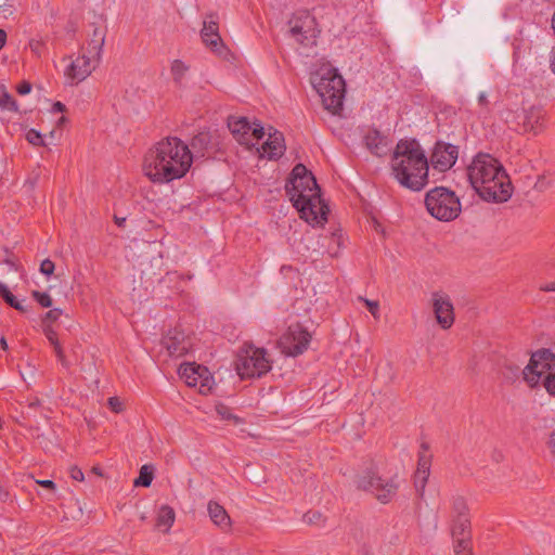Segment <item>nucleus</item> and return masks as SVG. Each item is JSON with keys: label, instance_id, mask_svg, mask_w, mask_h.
Returning a JSON list of instances; mask_svg holds the SVG:
<instances>
[{"label": "nucleus", "instance_id": "nucleus-1", "mask_svg": "<svg viewBox=\"0 0 555 555\" xmlns=\"http://www.w3.org/2000/svg\"><path fill=\"white\" fill-rule=\"evenodd\" d=\"M192 163L190 147L181 139L168 137L145 153L142 169L151 182L164 184L183 178Z\"/></svg>", "mask_w": 555, "mask_h": 555}, {"label": "nucleus", "instance_id": "nucleus-2", "mask_svg": "<svg viewBox=\"0 0 555 555\" xmlns=\"http://www.w3.org/2000/svg\"><path fill=\"white\" fill-rule=\"evenodd\" d=\"M468 182L480 198L505 203L513 194V184L504 166L488 153H478L466 167Z\"/></svg>", "mask_w": 555, "mask_h": 555}, {"label": "nucleus", "instance_id": "nucleus-3", "mask_svg": "<svg viewBox=\"0 0 555 555\" xmlns=\"http://www.w3.org/2000/svg\"><path fill=\"white\" fill-rule=\"evenodd\" d=\"M285 189L300 218L312 225H323L327 221L328 206L321 197L314 176L305 165L297 164L293 168Z\"/></svg>", "mask_w": 555, "mask_h": 555}, {"label": "nucleus", "instance_id": "nucleus-4", "mask_svg": "<svg viewBox=\"0 0 555 555\" xmlns=\"http://www.w3.org/2000/svg\"><path fill=\"white\" fill-rule=\"evenodd\" d=\"M395 179L404 188L421 191L428 183L429 163L421 144L412 140H400L391 157Z\"/></svg>", "mask_w": 555, "mask_h": 555}, {"label": "nucleus", "instance_id": "nucleus-5", "mask_svg": "<svg viewBox=\"0 0 555 555\" xmlns=\"http://www.w3.org/2000/svg\"><path fill=\"white\" fill-rule=\"evenodd\" d=\"M387 467L382 459L364 460L353 477L356 488L371 493L379 503L388 504L397 496L400 477L398 472Z\"/></svg>", "mask_w": 555, "mask_h": 555}, {"label": "nucleus", "instance_id": "nucleus-6", "mask_svg": "<svg viewBox=\"0 0 555 555\" xmlns=\"http://www.w3.org/2000/svg\"><path fill=\"white\" fill-rule=\"evenodd\" d=\"M311 83L327 111L337 114L343 108L346 92L345 80L336 68H320L311 75Z\"/></svg>", "mask_w": 555, "mask_h": 555}, {"label": "nucleus", "instance_id": "nucleus-7", "mask_svg": "<svg viewBox=\"0 0 555 555\" xmlns=\"http://www.w3.org/2000/svg\"><path fill=\"white\" fill-rule=\"evenodd\" d=\"M425 206L430 216L444 222L456 219L462 210L455 192L443 186H436L426 193Z\"/></svg>", "mask_w": 555, "mask_h": 555}, {"label": "nucleus", "instance_id": "nucleus-8", "mask_svg": "<svg viewBox=\"0 0 555 555\" xmlns=\"http://www.w3.org/2000/svg\"><path fill=\"white\" fill-rule=\"evenodd\" d=\"M235 366L241 378L261 377L271 370V360L264 348L245 345L237 353Z\"/></svg>", "mask_w": 555, "mask_h": 555}, {"label": "nucleus", "instance_id": "nucleus-9", "mask_svg": "<svg viewBox=\"0 0 555 555\" xmlns=\"http://www.w3.org/2000/svg\"><path fill=\"white\" fill-rule=\"evenodd\" d=\"M289 35L299 44L311 48L321 33L315 17L307 10L295 12L288 21Z\"/></svg>", "mask_w": 555, "mask_h": 555}, {"label": "nucleus", "instance_id": "nucleus-10", "mask_svg": "<svg viewBox=\"0 0 555 555\" xmlns=\"http://www.w3.org/2000/svg\"><path fill=\"white\" fill-rule=\"evenodd\" d=\"M311 341V334L299 323L292 324L279 340L283 353L296 357L304 353Z\"/></svg>", "mask_w": 555, "mask_h": 555}, {"label": "nucleus", "instance_id": "nucleus-11", "mask_svg": "<svg viewBox=\"0 0 555 555\" xmlns=\"http://www.w3.org/2000/svg\"><path fill=\"white\" fill-rule=\"evenodd\" d=\"M228 127L236 141L247 147L256 146L264 137V129L260 124L250 125L246 117H231Z\"/></svg>", "mask_w": 555, "mask_h": 555}, {"label": "nucleus", "instance_id": "nucleus-12", "mask_svg": "<svg viewBox=\"0 0 555 555\" xmlns=\"http://www.w3.org/2000/svg\"><path fill=\"white\" fill-rule=\"evenodd\" d=\"M179 375L188 386L197 387L201 393L206 395L211 389L212 377L205 366L184 363L179 367Z\"/></svg>", "mask_w": 555, "mask_h": 555}, {"label": "nucleus", "instance_id": "nucleus-13", "mask_svg": "<svg viewBox=\"0 0 555 555\" xmlns=\"http://www.w3.org/2000/svg\"><path fill=\"white\" fill-rule=\"evenodd\" d=\"M519 118V125L524 133L538 135L547 127V114L541 104H532L528 107H524Z\"/></svg>", "mask_w": 555, "mask_h": 555}, {"label": "nucleus", "instance_id": "nucleus-14", "mask_svg": "<svg viewBox=\"0 0 555 555\" xmlns=\"http://www.w3.org/2000/svg\"><path fill=\"white\" fill-rule=\"evenodd\" d=\"M457 157V145L438 141L433 149L428 163L431 165L434 170L446 172L455 165Z\"/></svg>", "mask_w": 555, "mask_h": 555}, {"label": "nucleus", "instance_id": "nucleus-15", "mask_svg": "<svg viewBox=\"0 0 555 555\" xmlns=\"http://www.w3.org/2000/svg\"><path fill=\"white\" fill-rule=\"evenodd\" d=\"M433 455L429 452V444L425 441L421 443L417 467L414 473L413 483L420 496L424 495L425 488L430 475Z\"/></svg>", "mask_w": 555, "mask_h": 555}, {"label": "nucleus", "instance_id": "nucleus-16", "mask_svg": "<svg viewBox=\"0 0 555 555\" xmlns=\"http://www.w3.org/2000/svg\"><path fill=\"white\" fill-rule=\"evenodd\" d=\"M433 310L437 323L443 328H450L454 323V308L449 295L435 292L431 295Z\"/></svg>", "mask_w": 555, "mask_h": 555}, {"label": "nucleus", "instance_id": "nucleus-17", "mask_svg": "<svg viewBox=\"0 0 555 555\" xmlns=\"http://www.w3.org/2000/svg\"><path fill=\"white\" fill-rule=\"evenodd\" d=\"M163 344L171 357L180 358L193 349V337L176 327L168 332Z\"/></svg>", "mask_w": 555, "mask_h": 555}, {"label": "nucleus", "instance_id": "nucleus-18", "mask_svg": "<svg viewBox=\"0 0 555 555\" xmlns=\"http://www.w3.org/2000/svg\"><path fill=\"white\" fill-rule=\"evenodd\" d=\"M541 364L542 370H552L555 366V356L550 349H540L533 352L530 357L529 363L522 370V378L529 388H537V378L531 373V367Z\"/></svg>", "mask_w": 555, "mask_h": 555}, {"label": "nucleus", "instance_id": "nucleus-19", "mask_svg": "<svg viewBox=\"0 0 555 555\" xmlns=\"http://www.w3.org/2000/svg\"><path fill=\"white\" fill-rule=\"evenodd\" d=\"M99 63L93 57L83 53L73 60L65 69V77L70 85H77L85 80Z\"/></svg>", "mask_w": 555, "mask_h": 555}, {"label": "nucleus", "instance_id": "nucleus-20", "mask_svg": "<svg viewBox=\"0 0 555 555\" xmlns=\"http://www.w3.org/2000/svg\"><path fill=\"white\" fill-rule=\"evenodd\" d=\"M285 152L284 137L280 131L269 133L267 141L261 145V156L269 159L280 158Z\"/></svg>", "mask_w": 555, "mask_h": 555}, {"label": "nucleus", "instance_id": "nucleus-21", "mask_svg": "<svg viewBox=\"0 0 555 555\" xmlns=\"http://www.w3.org/2000/svg\"><path fill=\"white\" fill-rule=\"evenodd\" d=\"M364 144L366 149L375 156L382 157L389 151V142L387 137L383 135L378 130H369L364 135Z\"/></svg>", "mask_w": 555, "mask_h": 555}, {"label": "nucleus", "instance_id": "nucleus-22", "mask_svg": "<svg viewBox=\"0 0 555 555\" xmlns=\"http://www.w3.org/2000/svg\"><path fill=\"white\" fill-rule=\"evenodd\" d=\"M106 30L103 27H94L87 41L86 53L93 57L94 63H100L105 43Z\"/></svg>", "mask_w": 555, "mask_h": 555}, {"label": "nucleus", "instance_id": "nucleus-23", "mask_svg": "<svg viewBox=\"0 0 555 555\" xmlns=\"http://www.w3.org/2000/svg\"><path fill=\"white\" fill-rule=\"evenodd\" d=\"M207 512L211 521L223 531L232 528V520L225 508L216 501L210 500L207 504Z\"/></svg>", "mask_w": 555, "mask_h": 555}, {"label": "nucleus", "instance_id": "nucleus-24", "mask_svg": "<svg viewBox=\"0 0 555 555\" xmlns=\"http://www.w3.org/2000/svg\"><path fill=\"white\" fill-rule=\"evenodd\" d=\"M176 519V514L169 505H162L157 513L156 527L163 532H168Z\"/></svg>", "mask_w": 555, "mask_h": 555}, {"label": "nucleus", "instance_id": "nucleus-25", "mask_svg": "<svg viewBox=\"0 0 555 555\" xmlns=\"http://www.w3.org/2000/svg\"><path fill=\"white\" fill-rule=\"evenodd\" d=\"M470 520L469 517L452 518L451 533L455 540V544L459 539H469Z\"/></svg>", "mask_w": 555, "mask_h": 555}, {"label": "nucleus", "instance_id": "nucleus-26", "mask_svg": "<svg viewBox=\"0 0 555 555\" xmlns=\"http://www.w3.org/2000/svg\"><path fill=\"white\" fill-rule=\"evenodd\" d=\"M43 333H44L47 339L49 340V343L53 346L57 360L62 363V365L66 366L67 360H66L65 353L63 351V348L57 339L56 332L52 328V326L50 324H46L43 326Z\"/></svg>", "mask_w": 555, "mask_h": 555}, {"label": "nucleus", "instance_id": "nucleus-27", "mask_svg": "<svg viewBox=\"0 0 555 555\" xmlns=\"http://www.w3.org/2000/svg\"><path fill=\"white\" fill-rule=\"evenodd\" d=\"M209 144H210V134L207 132L198 133L191 141V147L201 157H205L207 155Z\"/></svg>", "mask_w": 555, "mask_h": 555}, {"label": "nucleus", "instance_id": "nucleus-28", "mask_svg": "<svg viewBox=\"0 0 555 555\" xmlns=\"http://www.w3.org/2000/svg\"><path fill=\"white\" fill-rule=\"evenodd\" d=\"M189 69L190 66L185 64L183 61L173 60L170 66V73L173 81L179 86L182 85Z\"/></svg>", "mask_w": 555, "mask_h": 555}, {"label": "nucleus", "instance_id": "nucleus-29", "mask_svg": "<svg viewBox=\"0 0 555 555\" xmlns=\"http://www.w3.org/2000/svg\"><path fill=\"white\" fill-rule=\"evenodd\" d=\"M451 516L452 518L469 517L466 500L461 495L451 499Z\"/></svg>", "mask_w": 555, "mask_h": 555}, {"label": "nucleus", "instance_id": "nucleus-30", "mask_svg": "<svg viewBox=\"0 0 555 555\" xmlns=\"http://www.w3.org/2000/svg\"><path fill=\"white\" fill-rule=\"evenodd\" d=\"M201 35L212 36L215 39H219V25L218 17L215 14H209L205 17Z\"/></svg>", "mask_w": 555, "mask_h": 555}, {"label": "nucleus", "instance_id": "nucleus-31", "mask_svg": "<svg viewBox=\"0 0 555 555\" xmlns=\"http://www.w3.org/2000/svg\"><path fill=\"white\" fill-rule=\"evenodd\" d=\"M0 296L3 298V300L10 307H12L21 312L26 311V307L23 306V304L16 299V297L10 292L8 286L5 284H3L1 281H0Z\"/></svg>", "mask_w": 555, "mask_h": 555}, {"label": "nucleus", "instance_id": "nucleus-32", "mask_svg": "<svg viewBox=\"0 0 555 555\" xmlns=\"http://www.w3.org/2000/svg\"><path fill=\"white\" fill-rule=\"evenodd\" d=\"M153 469L149 465H143L140 469L139 477L134 480V486L150 487L153 481Z\"/></svg>", "mask_w": 555, "mask_h": 555}, {"label": "nucleus", "instance_id": "nucleus-33", "mask_svg": "<svg viewBox=\"0 0 555 555\" xmlns=\"http://www.w3.org/2000/svg\"><path fill=\"white\" fill-rule=\"evenodd\" d=\"M0 111H18L16 101L7 91L0 92Z\"/></svg>", "mask_w": 555, "mask_h": 555}, {"label": "nucleus", "instance_id": "nucleus-34", "mask_svg": "<svg viewBox=\"0 0 555 555\" xmlns=\"http://www.w3.org/2000/svg\"><path fill=\"white\" fill-rule=\"evenodd\" d=\"M302 520H304V522H306L308 525H317V526L325 525V517L319 511H308L307 513L304 514Z\"/></svg>", "mask_w": 555, "mask_h": 555}, {"label": "nucleus", "instance_id": "nucleus-35", "mask_svg": "<svg viewBox=\"0 0 555 555\" xmlns=\"http://www.w3.org/2000/svg\"><path fill=\"white\" fill-rule=\"evenodd\" d=\"M454 552L456 555H473L472 544L469 539H459L454 545Z\"/></svg>", "mask_w": 555, "mask_h": 555}, {"label": "nucleus", "instance_id": "nucleus-36", "mask_svg": "<svg viewBox=\"0 0 555 555\" xmlns=\"http://www.w3.org/2000/svg\"><path fill=\"white\" fill-rule=\"evenodd\" d=\"M202 36V39L204 41V43L210 48L211 51L216 52V53H221L222 49H223V43H222V39L221 37L219 36V39H215L212 36H204V35H201Z\"/></svg>", "mask_w": 555, "mask_h": 555}, {"label": "nucleus", "instance_id": "nucleus-37", "mask_svg": "<svg viewBox=\"0 0 555 555\" xmlns=\"http://www.w3.org/2000/svg\"><path fill=\"white\" fill-rule=\"evenodd\" d=\"M26 140L34 146H44V140L41 133L35 129H29L26 132Z\"/></svg>", "mask_w": 555, "mask_h": 555}, {"label": "nucleus", "instance_id": "nucleus-38", "mask_svg": "<svg viewBox=\"0 0 555 555\" xmlns=\"http://www.w3.org/2000/svg\"><path fill=\"white\" fill-rule=\"evenodd\" d=\"M543 387L545 388L546 392L555 398V372L548 373L545 375L542 382Z\"/></svg>", "mask_w": 555, "mask_h": 555}, {"label": "nucleus", "instance_id": "nucleus-39", "mask_svg": "<svg viewBox=\"0 0 555 555\" xmlns=\"http://www.w3.org/2000/svg\"><path fill=\"white\" fill-rule=\"evenodd\" d=\"M33 297L37 300V302L44 307L49 308L52 306V298L48 293H41L38 291L33 292Z\"/></svg>", "mask_w": 555, "mask_h": 555}, {"label": "nucleus", "instance_id": "nucleus-40", "mask_svg": "<svg viewBox=\"0 0 555 555\" xmlns=\"http://www.w3.org/2000/svg\"><path fill=\"white\" fill-rule=\"evenodd\" d=\"M359 300L363 301L370 313L374 319H379V304L376 300H370L363 297H359Z\"/></svg>", "mask_w": 555, "mask_h": 555}, {"label": "nucleus", "instance_id": "nucleus-41", "mask_svg": "<svg viewBox=\"0 0 555 555\" xmlns=\"http://www.w3.org/2000/svg\"><path fill=\"white\" fill-rule=\"evenodd\" d=\"M216 412L222 420H227V421L233 420L235 422H237V420H238L235 415L232 414L231 410L227 405H223V404L217 405Z\"/></svg>", "mask_w": 555, "mask_h": 555}, {"label": "nucleus", "instance_id": "nucleus-42", "mask_svg": "<svg viewBox=\"0 0 555 555\" xmlns=\"http://www.w3.org/2000/svg\"><path fill=\"white\" fill-rule=\"evenodd\" d=\"M30 51L38 57H41L46 51L44 43L41 40L33 39L29 41Z\"/></svg>", "mask_w": 555, "mask_h": 555}, {"label": "nucleus", "instance_id": "nucleus-43", "mask_svg": "<svg viewBox=\"0 0 555 555\" xmlns=\"http://www.w3.org/2000/svg\"><path fill=\"white\" fill-rule=\"evenodd\" d=\"M531 373L534 374L533 376L537 378V388L542 385L543 378L545 375L551 373V370H542L541 364H537V366L531 367Z\"/></svg>", "mask_w": 555, "mask_h": 555}, {"label": "nucleus", "instance_id": "nucleus-44", "mask_svg": "<svg viewBox=\"0 0 555 555\" xmlns=\"http://www.w3.org/2000/svg\"><path fill=\"white\" fill-rule=\"evenodd\" d=\"M55 269V264L50 259H44L40 263V272L47 276H50L53 274Z\"/></svg>", "mask_w": 555, "mask_h": 555}, {"label": "nucleus", "instance_id": "nucleus-45", "mask_svg": "<svg viewBox=\"0 0 555 555\" xmlns=\"http://www.w3.org/2000/svg\"><path fill=\"white\" fill-rule=\"evenodd\" d=\"M62 313H63V311L59 308H54V309H51L50 311H48L43 319L44 325L48 322L53 323V322L57 321L60 319V317L62 315Z\"/></svg>", "mask_w": 555, "mask_h": 555}, {"label": "nucleus", "instance_id": "nucleus-46", "mask_svg": "<svg viewBox=\"0 0 555 555\" xmlns=\"http://www.w3.org/2000/svg\"><path fill=\"white\" fill-rule=\"evenodd\" d=\"M69 476H70V478H73L74 480H77V481L85 480V475L78 466H72L69 468Z\"/></svg>", "mask_w": 555, "mask_h": 555}, {"label": "nucleus", "instance_id": "nucleus-47", "mask_svg": "<svg viewBox=\"0 0 555 555\" xmlns=\"http://www.w3.org/2000/svg\"><path fill=\"white\" fill-rule=\"evenodd\" d=\"M108 405L112 409V411L119 413L122 411V403L119 401L117 397H111L108 398Z\"/></svg>", "mask_w": 555, "mask_h": 555}, {"label": "nucleus", "instance_id": "nucleus-48", "mask_svg": "<svg viewBox=\"0 0 555 555\" xmlns=\"http://www.w3.org/2000/svg\"><path fill=\"white\" fill-rule=\"evenodd\" d=\"M546 446L552 456L555 457V428L550 433Z\"/></svg>", "mask_w": 555, "mask_h": 555}, {"label": "nucleus", "instance_id": "nucleus-49", "mask_svg": "<svg viewBox=\"0 0 555 555\" xmlns=\"http://www.w3.org/2000/svg\"><path fill=\"white\" fill-rule=\"evenodd\" d=\"M31 91V85L28 81H23L17 86V92L22 95L28 94Z\"/></svg>", "mask_w": 555, "mask_h": 555}, {"label": "nucleus", "instance_id": "nucleus-50", "mask_svg": "<svg viewBox=\"0 0 555 555\" xmlns=\"http://www.w3.org/2000/svg\"><path fill=\"white\" fill-rule=\"evenodd\" d=\"M41 487L46 488V489H49V490H54L55 489V483L52 481V480H49V479H44V480H38L37 481Z\"/></svg>", "mask_w": 555, "mask_h": 555}, {"label": "nucleus", "instance_id": "nucleus-51", "mask_svg": "<svg viewBox=\"0 0 555 555\" xmlns=\"http://www.w3.org/2000/svg\"><path fill=\"white\" fill-rule=\"evenodd\" d=\"M478 103L482 107H487L488 106L489 101H488V96H487L486 92H480L479 93V95H478Z\"/></svg>", "mask_w": 555, "mask_h": 555}, {"label": "nucleus", "instance_id": "nucleus-52", "mask_svg": "<svg viewBox=\"0 0 555 555\" xmlns=\"http://www.w3.org/2000/svg\"><path fill=\"white\" fill-rule=\"evenodd\" d=\"M540 289L543 292H555V281L542 284Z\"/></svg>", "mask_w": 555, "mask_h": 555}, {"label": "nucleus", "instance_id": "nucleus-53", "mask_svg": "<svg viewBox=\"0 0 555 555\" xmlns=\"http://www.w3.org/2000/svg\"><path fill=\"white\" fill-rule=\"evenodd\" d=\"M52 109L55 113H62L65 111V105L57 101L53 104Z\"/></svg>", "mask_w": 555, "mask_h": 555}, {"label": "nucleus", "instance_id": "nucleus-54", "mask_svg": "<svg viewBox=\"0 0 555 555\" xmlns=\"http://www.w3.org/2000/svg\"><path fill=\"white\" fill-rule=\"evenodd\" d=\"M7 42V33L0 28V50L4 47Z\"/></svg>", "mask_w": 555, "mask_h": 555}, {"label": "nucleus", "instance_id": "nucleus-55", "mask_svg": "<svg viewBox=\"0 0 555 555\" xmlns=\"http://www.w3.org/2000/svg\"><path fill=\"white\" fill-rule=\"evenodd\" d=\"M114 221L115 223L118 225V227H124L125 223H126V218L125 217H118V216H115L114 217Z\"/></svg>", "mask_w": 555, "mask_h": 555}, {"label": "nucleus", "instance_id": "nucleus-56", "mask_svg": "<svg viewBox=\"0 0 555 555\" xmlns=\"http://www.w3.org/2000/svg\"><path fill=\"white\" fill-rule=\"evenodd\" d=\"M551 69L555 74V47L552 50V56H551Z\"/></svg>", "mask_w": 555, "mask_h": 555}, {"label": "nucleus", "instance_id": "nucleus-57", "mask_svg": "<svg viewBox=\"0 0 555 555\" xmlns=\"http://www.w3.org/2000/svg\"><path fill=\"white\" fill-rule=\"evenodd\" d=\"M91 472L98 476H102V469L98 466L92 467Z\"/></svg>", "mask_w": 555, "mask_h": 555}, {"label": "nucleus", "instance_id": "nucleus-58", "mask_svg": "<svg viewBox=\"0 0 555 555\" xmlns=\"http://www.w3.org/2000/svg\"><path fill=\"white\" fill-rule=\"evenodd\" d=\"M0 344H1V347H2L3 349H7V348H8V344H7V340H5V338H4V337H1V339H0Z\"/></svg>", "mask_w": 555, "mask_h": 555}, {"label": "nucleus", "instance_id": "nucleus-59", "mask_svg": "<svg viewBox=\"0 0 555 555\" xmlns=\"http://www.w3.org/2000/svg\"><path fill=\"white\" fill-rule=\"evenodd\" d=\"M552 28H553L554 34H555V11H554L553 18H552Z\"/></svg>", "mask_w": 555, "mask_h": 555}]
</instances>
